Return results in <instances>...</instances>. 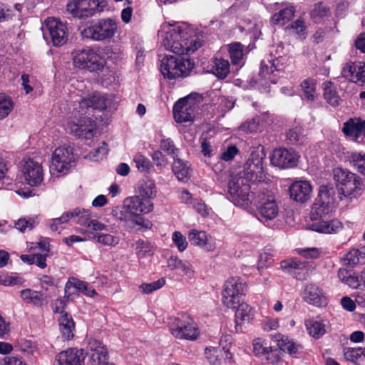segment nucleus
<instances>
[{"instance_id":"nucleus-1","label":"nucleus","mask_w":365,"mask_h":365,"mask_svg":"<svg viewBox=\"0 0 365 365\" xmlns=\"http://www.w3.org/2000/svg\"><path fill=\"white\" fill-rule=\"evenodd\" d=\"M153 210V203L149 199L140 195L126 197L122 206L113 207L111 210L112 216L125 226L135 228L136 225L145 229H151L152 223L144 218L142 215L148 214Z\"/></svg>"},{"instance_id":"nucleus-2","label":"nucleus","mask_w":365,"mask_h":365,"mask_svg":"<svg viewBox=\"0 0 365 365\" xmlns=\"http://www.w3.org/2000/svg\"><path fill=\"white\" fill-rule=\"evenodd\" d=\"M163 45L167 50L182 56L194 53L201 46V43L191 36L188 29L173 27L166 32Z\"/></svg>"},{"instance_id":"nucleus-3","label":"nucleus","mask_w":365,"mask_h":365,"mask_svg":"<svg viewBox=\"0 0 365 365\" xmlns=\"http://www.w3.org/2000/svg\"><path fill=\"white\" fill-rule=\"evenodd\" d=\"M118 31L117 22L110 18L88 22L80 31L83 38L105 42L111 40Z\"/></svg>"},{"instance_id":"nucleus-4","label":"nucleus","mask_w":365,"mask_h":365,"mask_svg":"<svg viewBox=\"0 0 365 365\" xmlns=\"http://www.w3.org/2000/svg\"><path fill=\"white\" fill-rule=\"evenodd\" d=\"M333 174L339 195L355 198L364 190V185L361 177L349 170L336 168Z\"/></svg>"},{"instance_id":"nucleus-5","label":"nucleus","mask_w":365,"mask_h":365,"mask_svg":"<svg viewBox=\"0 0 365 365\" xmlns=\"http://www.w3.org/2000/svg\"><path fill=\"white\" fill-rule=\"evenodd\" d=\"M73 66L91 72H101L105 66V60L92 48L86 46L75 49L72 53Z\"/></svg>"},{"instance_id":"nucleus-6","label":"nucleus","mask_w":365,"mask_h":365,"mask_svg":"<svg viewBox=\"0 0 365 365\" xmlns=\"http://www.w3.org/2000/svg\"><path fill=\"white\" fill-rule=\"evenodd\" d=\"M194 67L193 63L184 57L165 56L160 63V72L168 79L187 76Z\"/></svg>"},{"instance_id":"nucleus-7","label":"nucleus","mask_w":365,"mask_h":365,"mask_svg":"<svg viewBox=\"0 0 365 365\" xmlns=\"http://www.w3.org/2000/svg\"><path fill=\"white\" fill-rule=\"evenodd\" d=\"M202 96L197 93L179 99L174 105L173 113L178 123H185L193 120L199 105L202 102Z\"/></svg>"},{"instance_id":"nucleus-8","label":"nucleus","mask_w":365,"mask_h":365,"mask_svg":"<svg viewBox=\"0 0 365 365\" xmlns=\"http://www.w3.org/2000/svg\"><path fill=\"white\" fill-rule=\"evenodd\" d=\"M253 200L257 207V218L262 223H267L278 215L279 207L275 196L271 192H259Z\"/></svg>"},{"instance_id":"nucleus-9","label":"nucleus","mask_w":365,"mask_h":365,"mask_svg":"<svg viewBox=\"0 0 365 365\" xmlns=\"http://www.w3.org/2000/svg\"><path fill=\"white\" fill-rule=\"evenodd\" d=\"M169 330L172 335L177 339L195 340L200 332L194 322L187 315L170 319Z\"/></svg>"},{"instance_id":"nucleus-10","label":"nucleus","mask_w":365,"mask_h":365,"mask_svg":"<svg viewBox=\"0 0 365 365\" xmlns=\"http://www.w3.org/2000/svg\"><path fill=\"white\" fill-rule=\"evenodd\" d=\"M250 182L243 178L234 175L228 184V193L231 201L236 205L247 207L252 202L250 200Z\"/></svg>"},{"instance_id":"nucleus-11","label":"nucleus","mask_w":365,"mask_h":365,"mask_svg":"<svg viewBox=\"0 0 365 365\" xmlns=\"http://www.w3.org/2000/svg\"><path fill=\"white\" fill-rule=\"evenodd\" d=\"M246 288L245 282L240 277H235L227 279L222 292L223 304L227 308L235 309L241 304V297Z\"/></svg>"},{"instance_id":"nucleus-12","label":"nucleus","mask_w":365,"mask_h":365,"mask_svg":"<svg viewBox=\"0 0 365 365\" xmlns=\"http://www.w3.org/2000/svg\"><path fill=\"white\" fill-rule=\"evenodd\" d=\"M74 162L72 149L69 147H61L53 153L50 171L57 176L66 175Z\"/></svg>"},{"instance_id":"nucleus-13","label":"nucleus","mask_w":365,"mask_h":365,"mask_svg":"<svg viewBox=\"0 0 365 365\" xmlns=\"http://www.w3.org/2000/svg\"><path fill=\"white\" fill-rule=\"evenodd\" d=\"M335 190L333 187L322 186L312 205V215L322 217L332 210L335 202Z\"/></svg>"},{"instance_id":"nucleus-14","label":"nucleus","mask_w":365,"mask_h":365,"mask_svg":"<svg viewBox=\"0 0 365 365\" xmlns=\"http://www.w3.org/2000/svg\"><path fill=\"white\" fill-rule=\"evenodd\" d=\"M70 133L81 139H91L96 133L93 121L89 118H73L68 121Z\"/></svg>"},{"instance_id":"nucleus-15","label":"nucleus","mask_w":365,"mask_h":365,"mask_svg":"<svg viewBox=\"0 0 365 365\" xmlns=\"http://www.w3.org/2000/svg\"><path fill=\"white\" fill-rule=\"evenodd\" d=\"M51 41L55 46H61L68 41V30L66 24L60 19L49 17L45 21Z\"/></svg>"},{"instance_id":"nucleus-16","label":"nucleus","mask_w":365,"mask_h":365,"mask_svg":"<svg viewBox=\"0 0 365 365\" xmlns=\"http://www.w3.org/2000/svg\"><path fill=\"white\" fill-rule=\"evenodd\" d=\"M299 155L293 149L279 148L274 150L270 156L271 163L279 168H291L297 166Z\"/></svg>"},{"instance_id":"nucleus-17","label":"nucleus","mask_w":365,"mask_h":365,"mask_svg":"<svg viewBox=\"0 0 365 365\" xmlns=\"http://www.w3.org/2000/svg\"><path fill=\"white\" fill-rule=\"evenodd\" d=\"M342 132L352 140L360 143L365 137V119L351 118L343 124Z\"/></svg>"},{"instance_id":"nucleus-18","label":"nucleus","mask_w":365,"mask_h":365,"mask_svg":"<svg viewBox=\"0 0 365 365\" xmlns=\"http://www.w3.org/2000/svg\"><path fill=\"white\" fill-rule=\"evenodd\" d=\"M22 172L25 181L31 186H37L43 181L42 167L38 163L33 160H29L25 162Z\"/></svg>"},{"instance_id":"nucleus-19","label":"nucleus","mask_w":365,"mask_h":365,"mask_svg":"<svg viewBox=\"0 0 365 365\" xmlns=\"http://www.w3.org/2000/svg\"><path fill=\"white\" fill-rule=\"evenodd\" d=\"M315 215H311L312 222L307 224V228L310 230L324 234H335L343 227L342 223L336 219L331 220H317Z\"/></svg>"},{"instance_id":"nucleus-20","label":"nucleus","mask_w":365,"mask_h":365,"mask_svg":"<svg viewBox=\"0 0 365 365\" xmlns=\"http://www.w3.org/2000/svg\"><path fill=\"white\" fill-rule=\"evenodd\" d=\"M78 103V112L81 114H84L89 108L98 110L106 109L108 104V99L101 93L94 92L87 97L81 98Z\"/></svg>"},{"instance_id":"nucleus-21","label":"nucleus","mask_w":365,"mask_h":365,"mask_svg":"<svg viewBox=\"0 0 365 365\" xmlns=\"http://www.w3.org/2000/svg\"><path fill=\"white\" fill-rule=\"evenodd\" d=\"M84 359L83 349H68L56 356L54 365H84Z\"/></svg>"},{"instance_id":"nucleus-22","label":"nucleus","mask_w":365,"mask_h":365,"mask_svg":"<svg viewBox=\"0 0 365 365\" xmlns=\"http://www.w3.org/2000/svg\"><path fill=\"white\" fill-rule=\"evenodd\" d=\"M289 192L290 197L294 201L304 203L312 197V187L308 181H295L289 187Z\"/></svg>"},{"instance_id":"nucleus-23","label":"nucleus","mask_w":365,"mask_h":365,"mask_svg":"<svg viewBox=\"0 0 365 365\" xmlns=\"http://www.w3.org/2000/svg\"><path fill=\"white\" fill-rule=\"evenodd\" d=\"M302 297L308 304L318 307H324L327 304L322 289L314 284H308L304 286Z\"/></svg>"},{"instance_id":"nucleus-24","label":"nucleus","mask_w":365,"mask_h":365,"mask_svg":"<svg viewBox=\"0 0 365 365\" xmlns=\"http://www.w3.org/2000/svg\"><path fill=\"white\" fill-rule=\"evenodd\" d=\"M188 238L192 245L199 246L207 252L216 248L215 240L205 231L192 230L189 232Z\"/></svg>"},{"instance_id":"nucleus-25","label":"nucleus","mask_w":365,"mask_h":365,"mask_svg":"<svg viewBox=\"0 0 365 365\" xmlns=\"http://www.w3.org/2000/svg\"><path fill=\"white\" fill-rule=\"evenodd\" d=\"M307 262L301 261L297 258L288 259L281 262L280 267L293 275L294 278L302 280L305 278L307 268Z\"/></svg>"},{"instance_id":"nucleus-26","label":"nucleus","mask_w":365,"mask_h":365,"mask_svg":"<svg viewBox=\"0 0 365 365\" xmlns=\"http://www.w3.org/2000/svg\"><path fill=\"white\" fill-rule=\"evenodd\" d=\"M364 63L363 61L347 62L342 68V76L351 82L361 84L363 78L362 70L364 67Z\"/></svg>"},{"instance_id":"nucleus-27","label":"nucleus","mask_w":365,"mask_h":365,"mask_svg":"<svg viewBox=\"0 0 365 365\" xmlns=\"http://www.w3.org/2000/svg\"><path fill=\"white\" fill-rule=\"evenodd\" d=\"M270 336L271 339L277 343L278 348L282 353L287 352L290 356L297 357L299 350L302 349L299 344L295 343L288 336L279 333L272 334Z\"/></svg>"},{"instance_id":"nucleus-28","label":"nucleus","mask_w":365,"mask_h":365,"mask_svg":"<svg viewBox=\"0 0 365 365\" xmlns=\"http://www.w3.org/2000/svg\"><path fill=\"white\" fill-rule=\"evenodd\" d=\"M74 288L76 290L79 291L88 297H94L97 294L96 290L88 283L84 281H81L75 277H70L65 285V292L68 294L67 298L73 293L71 289Z\"/></svg>"},{"instance_id":"nucleus-29","label":"nucleus","mask_w":365,"mask_h":365,"mask_svg":"<svg viewBox=\"0 0 365 365\" xmlns=\"http://www.w3.org/2000/svg\"><path fill=\"white\" fill-rule=\"evenodd\" d=\"M237 175L243 178L249 182L261 180L264 177V167H259L255 163L246 162L243 170Z\"/></svg>"},{"instance_id":"nucleus-30","label":"nucleus","mask_w":365,"mask_h":365,"mask_svg":"<svg viewBox=\"0 0 365 365\" xmlns=\"http://www.w3.org/2000/svg\"><path fill=\"white\" fill-rule=\"evenodd\" d=\"M205 356L211 365H221L222 359L226 362H230L232 354L225 349L220 348L210 347L205 349Z\"/></svg>"},{"instance_id":"nucleus-31","label":"nucleus","mask_w":365,"mask_h":365,"mask_svg":"<svg viewBox=\"0 0 365 365\" xmlns=\"http://www.w3.org/2000/svg\"><path fill=\"white\" fill-rule=\"evenodd\" d=\"M323 96L326 102L331 107L336 108L342 102L338 94L336 86L330 81L323 83Z\"/></svg>"},{"instance_id":"nucleus-32","label":"nucleus","mask_w":365,"mask_h":365,"mask_svg":"<svg viewBox=\"0 0 365 365\" xmlns=\"http://www.w3.org/2000/svg\"><path fill=\"white\" fill-rule=\"evenodd\" d=\"M168 267L175 271L178 274L191 277L193 274L192 266L187 262H183L176 256H171L167 261Z\"/></svg>"},{"instance_id":"nucleus-33","label":"nucleus","mask_w":365,"mask_h":365,"mask_svg":"<svg viewBox=\"0 0 365 365\" xmlns=\"http://www.w3.org/2000/svg\"><path fill=\"white\" fill-rule=\"evenodd\" d=\"M344 264L355 266L365 264V247L352 249L342 258Z\"/></svg>"},{"instance_id":"nucleus-34","label":"nucleus","mask_w":365,"mask_h":365,"mask_svg":"<svg viewBox=\"0 0 365 365\" xmlns=\"http://www.w3.org/2000/svg\"><path fill=\"white\" fill-rule=\"evenodd\" d=\"M69 212L71 219H73L74 222L86 228H90L92 220L90 210L78 207L69 211Z\"/></svg>"},{"instance_id":"nucleus-35","label":"nucleus","mask_w":365,"mask_h":365,"mask_svg":"<svg viewBox=\"0 0 365 365\" xmlns=\"http://www.w3.org/2000/svg\"><path fill=\"white\" fill-rule=\"evenodd\" d=\"M309 334L315 339L322 336L327 331V324L324 320L309 319L306 322Z\"/></svg>"},{"instance_id":"nucleus-36","label":"nucleus","mask_w":365,"mask_h":365,"mask_svg":"<svg viewBox=\"0 0 365 365\" xmlns=\"http://www.w3.org/2000/svg\"><path fill=\"white\" fill-rule=\"evenodd\" d=\"M235 312V322L237 325L249 323L253 317L252 308L246 303H241L237 307Z\"/></svg>"},{"instance_id":"nucleus-37","label":"nucleus","mask_w":365,"mask_h":365,"mask_svg":"<svg viewBox=\"0 0 365 365\" xmlns=\"http://www.w3.org/2000/svg\"><path fill=\"white\" fill-rule=\"evenodd\" d=\"M60 329L63 336L66 339H70L73 336V329L75 324L67 313H64L58 319Z\"/></svg>"},{"instance_id":"nucleus-38","label":"nucleus","mask_w":365,"mask_h":365,"mask_svg":"<svg viewBox=\"0 0 365 365\" xmlns=\"http://www.w3.org/2000/svg\"><path fill=\"white\" fill-rule=\"evenodd\" d=\"M295 9L293 6H289L275 13L271 19L273 24L284 25L294 16Z\"/></svg>"},{"instance_id":"nucleus-39","label":"nucleus","mask_w":365,"mask_h":365,"mask_svg":"<svg viewBox=\"0 0 365 365\" xmlns=\"http://www.w3.org/2000/svg\"><path fill=\"white\" fill-rule=\"evenodd\" d=\"M211 72L220 79L225 78L230 73L229 62L222 58H215Z\"/></svg>"},{"instance_id":"nucleus-40","label":"nucleus","mask_w":365,"mask_h":365,"mask_svg":"<svg viewBox=\"0 0 365 365\" xmlns=\"http://www.w3.org/2000/svg\"><path fill=\"white\" fill-rule=\"evenodd\" d=\"M173 171L179 180L187 179L190 174L187 164L179 158H175L173 163Z\"/></svg>"},{"instance_id":"nucleus-41","label":"nucleus","mask_w":365,"mask_h":365,"mask_svg":"<svg viewBox=\"0 0 365 365\" xmlns=\"http://www.w3.org/2000/svg\"><path fill=\"white\" fill-rule=\"evenodd\" d=\"M21 297L24 300H26L28 302L33 303L36 306H41L44 302L43 294L30 289L22 290L21 292Z\"/></svg>"},{"instance_id":"nucleus-42","label":"nucleus","mask_w":365,"mask_h":365,"mask_svg":"<svg viewBox=\"0 0 365 365\" xmlns=\"http://www.w3.org/2000/svg\"><path fill=\"white\" fill-rule=\"evenodd\" d=\"M266 157L264 148L259 145L257 147L252 148L250 155L247 162L255 163L257 166L263 167L264 160Z\"/></svg>"},{"instance_id":"nucleus-43","label":"nucleus","mask_w":365,"mask_h":365,"mask_svg":"<svg viewBox=\"0 0 365 365\" xmlns=\"http://www.w3.org/2000/svg\"><path fill=\"white\" fill-rule=\"evenodd\" d=\"M264 358L271 365H287L284 354L279 348L271 347Z\"/></svg>"},{"instance_id":"nucleus-44","label":"nucleus","mask_w":365,"mask_h":365,"mask_svg":"<svg viewBox=\"0 0 365 365\" xmlns=\"http://www.w3.org/2000/svg\"><path fill=\"white\" fill-rule=\"evenodd\" d=\"M344 356L347 361L357 364L365 358V348H344Z\"/></svg>"},{"instance_id":"nucleus-45","label":"nucleus","mask_w":365,"mask_h":365,"mask_svg":"<svg viewBox=\"0 0 365 365\" xmlns=\"http://www.w3.org/2000/svg\"><path fill=\"white\" fill-rule=\"evenodd\" d=\"M301 87L305 98L309 101H313L316 96V81L313 78H307L301 83Z\"/></svg>"},{"instance_id":"nucleus-46","label":"nucleus","mask_w":365,"mask_h":365,"mask_svg":"<svg viewBox=\"0 0 365 365\" xmlns=\"http://www.w3.org/2000/svg\"><path fill=\"white\" fill-rule=\"evenodd\" d=\"M156 188L155 185L153 180H145L140 187L139 195L140 197L145 199H149L151 200L156 196Z\"/></svg>"},{"instance_id":"nucleus-47","label":"nucleus","mask_w":365,"mask_h":365,"mask_svg":"<svg viewBox=\"0 0 365 365\" xmlns=\"http://www.w3.org/2000/svg\"><path fill=\"white\" fill-rule=\"evenodd\" d=\"M88 357L92 365H115L108 362V352L106 348L101 349L100 352H91Z\"/></svg>"},{"instance_id":"nucleus-48","label":"nucleus","mask_w":365,"mask_h":365,"mask_svg":"<svg viewBox=\"0 0 365 365\" xmlns=\"http://www.w3.org/2000/svg\"><path fill=\"white\" fill-rule=\"evenodd\" d=\"M330 14L329 8L319 3L314 5V9L310 13L311 19L316 23H319L324 17Z\"/></svg>"},{"instance_id":"nucleus-49","label":"nucleus","mask_w":365,"mask_h":365,"mask_svg":"<svg viewBox=\"0 0 365 365\" xmlns=\"http://www.w3.org/2000/svg\"><path fill=\"white\" fill-rule=\"evenodd\" d=\"M349 161L359 173L365 175V153H352L349 157Z\"/></svg>"},{"instance_id":"nucleus-50","label":"nucleus","mask_w":365,"mask_h":365,"mask_svg":"<svg viewBox=\"0 0 365 365\" xmlns=\"http://www.w3.org/2000/svg\"><path fill=\"white\" fill-rule=\"evenodd\" d=\"M38 220L37 217H30L29 219L21 218L15 223V228L21 232H24L27 230H33L38 224Z\"/></svg>"},{"instance_id":"nucleus-51","label":"nucleus","mask_w":365,"mask_h":365,"mask_svg":"<svg viewBox=\"0 0 365 365\" xmlns=\"http://www.w3.org/2000/svg\"><path fill=\"white\" fill-rule=\"evenodd\" d=\"M229 53L232 64L240 65L242 63L243 52L242 45L240 43L230 44Z\"/></svg>"},{"instance_id":"nucleus-52","label":"nucleus","mask_w":365,"mask_h":365,"mask_svg":"<svg viewBox=\"0 0 365 365\" xmlns=\"http://www.w3.org/2000/svg\"><path fill=\"white\" fill-rule=\"evenodd\" d=\"M287 140L291 144H302L306 140L303 130L299 128H294L289 130L287 135Z\"/></svg>"},{"instance_id":"nucleus-53","label":"nucleus","mask_w":365,"mask_h":365,"mask_svg":"<svg viewBox=\"0 0 365 365\" xmlns=\"http://www.w3.org/2000/svg\"><path fill=\"white\" fill-rule=\"evenodd\" d=\"M14 108L12 100L4 95L0 94V119L9 115Z\"/></svg>"},{"instance_id":"nucleus-54","label":"nucleus","mask_w":365,"mask_h":365,"mask_svg":"<svg viewBox=\"0 0 365 365\" xmlns=\"http://www.w3.org/2000/svg\"><path fill=\"white\" fill-rule=\"evenodd\" d=\"M287 29L292 31L293 34L297 35L300 38H305L307 32L304 21L299 19L287 26Z\"/></svg>"},{"instance_id":"nucleus-55","label":"nucleus","mask_w":365,"mask_h":365,"mask_svg":"<svg viewBox=\"0 0 365 365\" xmlns=\"http://www.w3.org/2000/svg\"><path fill=\"white\" fill-rule=\"evenodd\" d=\"M79 2L85 18L92 16L95 14L96 7L98 5L96 0H79Z\"/></svg>"},{"instance_id":"nucleus-56","label":"nucleus","mask_w":365,"mask_h":365,"mask_svg":"<svg viewBox=\"0 0 365 365\" xmlns=\"http://www.w3.org/2000/svg\"><path fill=\"white\" fill-rule=\"evenodd\" d=\"M93 239L97 242L107 246H115L119 242L118 237L110 234H95Z\"/></svg>"},{"instance_id":"nucleus-57","label":"nucleus","mask_w":365,"mask_h":365,"mask_svg":"<svg viewBox=\"0 0 365 365\" xmlns=\"http://www.w3.org/2000/svg\"><path fill=\"white\" fill-rule=\"evenodd\" d=\"M165 284V280L164 278L159 279L155 282H153L150 283H145L140 286V289L144 294H150L153 291L160 289Z\"/></svg>"},{"instance_id":"nucleus-58","label":"nucleus","mask_w":365,"mask_h":365,"mask_svg":"<svg viewBox=\"0 0 365 365\" xmlns=\"http://www.w3.org/2000/svg\"><path fill=\"white\" fill-rule=\"evenodd\" d=\"M137 169L140 172H146L151 164L150 160L140 153H137L133 158Z\"/></svg>"},{"instance_id":"nucleus-59","label":"nucleus","mask_w":365,"mask_h":365,"mask_svg":"<svg viewBox=\"0 0 365 365\" xmlns=\"http://www.w3.org/2000/svg\"><path fill=\"white\" fill-rule=\"evenodd\" d=\"M160 148L168 155H170L173 159L177 156L178 149L175 148L173 141L170 139H165L161 141Z\"/></svg>"},{"instance_id":"nucleus-60","label":"nucleus","mask_w":365,"mask_h":365,"mask_svg":"<svg viewBox=\"0 0 365 365\" xmlns=\"http://www.w3.org/2000/svg\"><path fill=\"white\" fill-rule=\"evenodd\" d=\"M81 8L79 0L71 1L66 5L67 11L71 14L73 17L83 19L85 17L83 16V12L81 11Z\"/></svg>"},{"instance_id":"nucleus-61","label":"nucleus","mask_w":365,"mask_h":365,"mask_svg":"<svg viewBox=\"0 0 365 365\" xmlns=\"http://www.w3.org/2000/svg\"><path fill=\"white\" fill-rule=\"evenodd\" d=\"M87 354L90 356L91 352H100L101 349H106V346L98 340L93 337H87Z\"/></svg>"},{"instance_id":"nucleus-62","label":"nucleus","mask_w":365,"mask_h":365,"mask_svg":"<svg viewBox=\"0 0 365 365\" xmlns=\"http://www.w3.org/2000/svg\"><path fill=\"white\" fill-rule=\"evenodd\" d=\"M70 212H66L63 213L60 217H57L52 220L51 223L50 224V228L53 232H59L60 225L68 222L71 220Z\"/></svg>"},{"instance_id":"nucleus-63","label":"nucleus","mask_w":365,"mask_h":365,"mask_svg":"<svg viewBox=\"0 0 365 365\" xmlns=\"http://www.w3.org/2000/svg\"><path fill=\"white\" fill-rule=\"evenodd\" d=\"M172 239L180 252H183L187 248V242L185 237L180 232H174Z\"/></svg>"},{"instance_id":"nucleus-64","label":"nucleus","mask_w":365,"mask_h":365,"mask_svg":"<svg viewBox=\"0 0 365 365\" xmlns=\"http://www.w3.org/2000/svg\"><path fill=\"white\" fill-rule=\"evenodd\" d=\"M136 252L137 255L143 257H144L147 253L150 252L151 250V246L149 242L143 240H138L136 242Z\"/></svg>"}]
</instances>
